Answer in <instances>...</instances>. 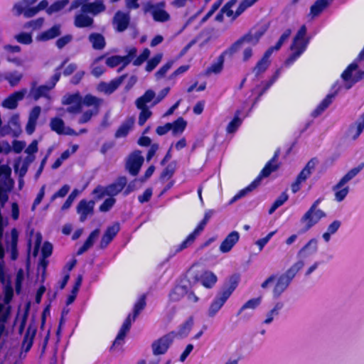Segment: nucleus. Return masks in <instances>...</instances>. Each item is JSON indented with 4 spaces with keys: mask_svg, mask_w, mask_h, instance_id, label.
I'll use <instances>...</instances> for the list:
<instances>
[{
    "mask_svg": "<svg viewBox=\"0 0 364 364\" xmlns=\"http://www.w3.org/2000/svg\"><path fill=\"white\" fill-rule=\"evenodd\" d=\"M235 289V287L232 285L228 288L223 290L217 295L208 308V315L209 317H214L217 314V313L220 310L226 301L230 296Z\"/></svg>",
    "mask_w": 364,
    "mask_h": 364,
    "instance_id": "obj_10",
    "label": "nucleus"
},
{
    "mask_svg": "<svg viewBox=\"0 0 364 364\" xmlns=\"http://www.w3.org/2000/svg\"><path fill=\"white\" fill-rule=\"evenodd\" d=\"M335 94L331 93L321 101V102L313 111L312 116L316 117L319 116L324 110L332 103Z\"/></svg>",
    "mask_w": 364,
    "mask_h": 364,
    "instance_id": "obj_39",
    "label": "nucleus"
},
{
    "mask_svg": "<svg viewBox=\"0 0 364 364\" xmlns=\"http://www.w3.org/2000/svg\"><path fill=\"white\" fill-rule=\"evenodd\" d=\"M364 130V112L350 125L349 135L353 140H356Z\"/></svg>",
    "mask_w": 364,
    "mask_h": 364,
    "instance_id": "obj_30",
    "label": "nucleus"
},
{
    "mask_svg": "<svg viewBox=\"0 0 364 364\" xmlns=\"http://www.w3.org/2000/svg\"><path fill=\"white\" fill-rule=\"evenodd\" d=\"M320 202V199H317L314 201L310 208L301 218L300 223L302 226L301 231L303 232L309 231L322 218L326 216L324 211L318 208Z\"/></svg>",
    "mask_w": 364,
    "mask_h": 364,
    "instance_id": "obj_3",
    "label": "nucleus"
},
{
    "mask_svg": "<svg viewBox=\"0 0 364 364\" xmlns=\"http://www.w3.org/2000/svg\"><path fill=\"white\" fill-rule=\"evenodd\" d=\"M258 41L259 40H256V37L253 35V32H250L235 42L226 50V53H235L244 43L256 45Z\"/></svg>",
    "mask_w": 364,
    "mask_h": 364,
    "instance_id": "obj_23",
    "label": "nucleus"
},
{
    "mask_svg": "<svg viewBox=\"0 0 364 364\" xmlns=\"http://www.w3.org/2000/svg\"><path fill=\"white\" fill-rule=\"evenodd\" d=\"M280 74L281 69H278L269 81L262 82L259 85H256V87L252 90V93L257 95V97L255 100L253 105L259 101V97L273 85V83H274L279 78Z\"/></svg>",
    "mask_w": 364,
    "mask_h": 364,
    "instance_id": "obj_21",
    "label": "nucleus"
},
{
    "mask_svg": "<svg viewBox=\"0 0 364 364\" xmlns=\"http://www.w3.org/2000/svg\"><path fill=\"white\" fill-rule=\"evenodd\" d=\"M121 82L120 79L112 80L109 83L101 82L98 85L97 90L106 94H111L119 86Z\"/></svg>",
    "mask_w": 364,
    "mask_h": 364,
    "instance_id": "obj_41",
    "label": "nucleus"
},
{
    "mask_svg": "<svg viewBox=\"0 0 364 364\" xmlns=\"http://www.w3.org/2000/svg\"><path fill=\"white\" fill-rule=\"evenodd\" d=\"M99 234H100L99 229H96L94 231H92L90 233V235L88 237V238L87 239V240L85 241V242L84 243V245L87 248L90 249L93 245L94 242L97 239V237H98Z\"/></svg>",
    "mask_w": 364,
    "mask_h": 364,
    "instance_id": "obj_62",
    "label": "nucleus"
},
{
    "mask_svg": "<svg viewBox=\"0 0 364 364\" xmlns=\"http://www.w3.org/2000/svg\"><path fill=\"white\" fill-rule=\"evenodd\" d=\"M50 127L52 131L58 134L64 135H78L75 130L66 127L64 121L60 117H54L50 119Z\"/></svg>",
    "mask_w": 364,
    "mask_h": 364,
    "instance_id": "obj_18",
    "label": "nucleus"
},
{
    "mask_svg": "<svg viewBox=\"0 0 364 364\" xmlns=\"http://www.w3.org/2000/svg\"><path fill=\"white\" fill-rule=\"evenodd\" d=\"M261 297L254 298L245 302L237 312V315H242L245 318H248L252 316V314L245 312L247 309L255 310L261 304Z\"/></svg>",
    "mask_w": 364,
    "mask_h": 364,
    "instance_id": "obj_31",
    "label": "nucleus"
},
{
    "mask_svg": "<svg viewBox=\"0 0 364 364\" xmlns=\"http://www.w3.org/2000/svg\"><path fill=\"white\" fill-rule=\"evenodd\" d=\"M173 62L169 61L167 63H166L164 65H163L156 73V77L157 79L162 78L165 76L166 73L171 69V68L173 65Z\"/></svg>",
    "mask_w": 364,
    "mask_h": 364,
    "instance_id": "obj_60",
    "label": "nucleus"
},
{
    "mask_svg": "<svg viewBox=\"0 0 364 364\" xmlns=\"http://www.w3.org/2000/svg\"><path fill=\"white\" fill-rule=\"evenodd\" d=\"M141 109V112L139 117V124L142 126L146 122V120L151 117V112L149 109L147 107H144L143 108H139Z\"/></svg>",
    "mask_w": 364,
    "mask_h": 364,
    "instance_id": "obj_58",
    "label": "nucleus"
},
{
    "mask_svg": "<svg viewBox=\"0 0 364 364\" xmlns=\"http://www.w3.org/2000/svg\"><path fill=\"white\" fill-rule=\"evenodd\" d=\"M119 229L120 228L119 223H114V225L108 227L102 237L100 242V247L105 248L117 235L119 231Z\"/></svg>",
    "mask_w": 364,
    "mask_h": 364,
    "instance_id": "obj_28",
    "label": "nucleus"
},
{
    "mask_svg": "<svg viewBox=\"0 0 364 364\" xmlns=\"http://www.w3.org/2000/svg\"><path fill=\"white\" fill-rule=\"evenodd\" d=\"M341 227V222L339 220H334L332 222L327 228L326 232L323 233L322 237L326 242H328L331 240L332 235L335 234L339 228Z\"/></svg>",
    "mask_w": 364,
    "mask_h": 364,
    "instance_id": "obj_44",
    "label": "nucleus"
},
{
    "mask_svg": "<svg viewBox=\"0 0 364 364\" xmlns=\"http://www.w3.org/2000/svg\"><path fill=\"white\" fill-rule=\"evenodd\" d=\"M144 158L141 152L139 151H134L127 159V168L132 175L136 176L139 173Z\"/></svg>",
    "mask_w": 364,
    "mask_h": 364,
    "instance_id": "obj_17",
    "label": "nucleus"
},
{
    "mask_svg": "<svg viewBox=\"0 0 364 364\" xmlns=\"http://www.w3.org/2000/svg\"><path fill=\"white\" fill-rule=\"evenodd\" d=\"M242 112L237 110L235 113L233 119L229 122L227 126L226 131L229 134L235 133L237 129L242 124L243 118L241 117Z\"/></svg>",
    "mask_w": 364,
    "mask_h": 364,
    "instance_id": "obj_38",
    "label": "nucleus"
},
{
    "mask_svg": "<svg viewBox=\"0 0 364 364\" xmlns=\"http://www.w3.org/2000/svg\"><path fill=\"white\" fill-rule=\"evenodd\" d=\"M37 0H22L21 2L16 4L14 6V10L17 15L23 14L27 9H30L29 6L36 2Z\"/></svg>",
    "mask_w": 364,
    "mask_h": 364,
    "instance_id": "obj_45",
    "label": "nucleus"
},
{
    "mask_svg": "<svg viewBox=\"0 0 364 364\" xmlns=\"http://www.w3.org/2000/svg\"><path fill=\"white\" fill-rule=\"evenodd\" d=\"M27 93L26 89H22L14 92L1 102V106L9 109H14L17 107L18 102L21 101Z\"/></svg>",
    "mask_w": 364,
    "mask_h": 364,
    "instance_id": "obj_19",
    "label": "nucleus"
},
{
    "mask_svg": "<svg viewBox=\"0 0 364 364\" xmlns=\"http://www.w3.org/2000/svg\"><path fill=\"white\" fill-rule=\"evenodd\" d=\"M103 56L96 58L92 65V74L95 77H100L105 71V68L101 65H97V63L103 59Z\"/></svg>",
    "mask_w": 364,
    "mask_h": 364,
    "instance_id": "obj_57",
    "label": "nucleus"
},
{
    "mask_svg": "<svg viewBox=\"0 0 364 364\" xmlns=\"http://www.w3.org/2000/svg\"><path fill=\"white\" fill-rule=\"evenodd\" d=\"M258 0H243L239 5L235 13L234 14L232 8L235 6L237 0H230L221 9L222 13L226 14L228 17L235 19L242 14L247 8L252 6Z\"/></svg>",
    "mask_w": 364,
    "mask_h": 364,
    "instance_id": "obj_12",
    "label": "nucleus"
},
{
    "mask_svg": "<svg viewBox=\"0 0 364 364\" xmlns=\"http://www.w3.org/2000/svg\"><path fill=\"white\" fill-rule=\"evenodd\" d=\"M304 264L305 263L302 260L296 261L284 273L282 274L278 277H276L275 275L269 277L261 284L262 288L266 289L270 284L276 280L272 290V294L274 298H278L286 291L296 274L304 267Z\"/></svg>",
    "mask_w": 364,
    "mask_h": 364,
    "instance_id": "obj_1",
    "label": "nucleus"
},
{
    "mask_svg": "<svg viewBox=\"0 0 364 364\" xmlns=\"http://www.w3.org/2000/svg\"><path fill=\"white\" fill-rule=\"evenodd\" d=\"M68 0H60L54 4H53L50 7L47 9V13L51 14L53 13L60 11L65 6L68 4Z\"/></svg>",
    "mask_w": 364,
    "mask_h": 364,
    "instance_id": "obj_53",
    "label": "nucleus"
},
{
    "mask_svg": "<svg viewBox=\"0 0 364 364\" xmlns=\"http://www.w3.org/2000/svg\"><path fill=\"white\" fill-rule=\"evenodd\" d=\"M214 214L213 210H207L205 212L204 218L200 221V223L197 225L193 232H191L185 240H183L181 244L176 245L172 247L169 252V257H173L178 252L182 251L186 249L188 245H190L196 239V237L200 234V232L204 230L205 226L210 219V218Z\"/></svg>",
    "mask_w": 364,
    "mask_h": 364,
    "instance_id": "obj_5",
    "label": "nucleus"
},
{
    "mask_svg": "<svg viewBox=\"0 0 364 364\" xmlns=\"http://www.w3.org/2000/svg\"><path fill=\"white\" fill-rule=\"evenodd\" d=\"M86 14L81 11V13L76 14L74 21V24L76 27L84 28L92 26L93 19Z\"/></svg>",
    "mask_w": 364,
    "mask_h": 364,
    "instance_id": "obj_36",
    "label": "nucleus"
},
{
    "mask_svg": "<svg viewBox=\"0 0 364 364\" xmlns=\"http://www.w3.org/2000/svg\"><path fill=\"white\" fill-rule=\"evenodd\" d=\"M99 112L98 109L97 108H92L90 109H88L82 113V114L80 117L78 119L79 124H85L88 122L91 118L97 115Z\"/></svg>",
    "mask_w": 364,
    "mask_h": 364,
    "instance_id": "obj_51",
    "label": "nucleus"
},
{
    "mask_svg": "<svg viewBox=\"0 0 364 364\" xmlns=\"http://www.w3.org/2000/svg\"><path fill=\"white\" fill-rule=\"evenodd\" d=\"M63 103L69 105L66 112L70 114H77L82 109V97L78 92L65 95Z\"/></svg>",
    "mask_w": 364,
    "mask_h": 364,
    "instance_id": "obj_16",
    "label": "nucleus"
},
{
    "mask_svg": "<svg viewBox=\"0 0 364 364\" xmlns=\"http://www.w3.org/2000/svg\"><path fill=\"white\" fill-rule=\"evenodd\" d=\"M277 156V154H275L273 159L270 161H269L266 164L264 168L262 170L259 176L251 184H250L247 188L240 191L234 197H232V199L230 200L229 203L232 204L233 203L236 202L237 200L244 197L247 193L252 191L253 189H255L259 185L262 177H267L272 171L276 170L277 168V164L276 160H275Z\"/></svg>",
    "mask_w": 364,
    "mask_h": 364,
    "instance_id": "obj_7",
    "label": "nucleus"
},
{
    "mask_svg": "<svg viewBox=\"0 0 364 364\" xmlns=\"http://www.w3.org/2000/svg\"><path fill=\"white\" fill-rule=\"evenodd\" d=\"M318 251V240L312 238L298 252L299 260H302L316 254Z\"/></svg>",
    "mask_w": 364,
    "mask_h": 364,
    "instance_id": "obj_22",
    "label": "nucleus"
},
{
    "mask_svg": "<svg viewBox=\"0 0 364 364\" xmlns=\"http://www.w3.org/2000/svg\"><path fill=\"white\" fill-rule=\"evenodd\" d=\"M291 31L290 29L286 30L281 36L277 44L274 46L270 47L269 49H272V53L274 51L279 50L283 43L289 38V37L291 35Z\"/></svg>",
    "mask_w": 364,
    "mask_h": 364,
    "instance_id": "obj_55",
    "label": "nucleus"
},
{
    "mask_svg": "<svg viewBox=\"0 0 364 364\" xmlns=\"http://www.w3.org/2000/svg\"><path fill=\"white\" fill-rule=\"evenodd\" d=\"M130 21L129 14L122 11H117L113 19V24L117 31L122 32L127 29Z\"/></svg>",
    "mask_w": 364,
    "mask_h": 364,
    "instance_id": "obj_26",
    "label": "nucleus"
},
{
    "mask_svg": "<svg viewBox=\"0 0 364 364\" xmlns=\"http://www.w3.org/2000/svg\"><path fill=\"white\" fill-rule=\"evenodd\" d=\"M234 53H226V50L216 59V60L211 64L205 70L206 75H210L212 74L220 73L223 68V63L225 57L226 55L231 56Z\"/></svg>",
    "mask_w": 364,
    "mask_h": 364,
    "instance_id": "obj_27",
    "label": "nucleus"
},
{
    "mask_svg": "<svg viewBox=\"0 0 364 364\" xmlns=\"http://www.w3.org/2000/svg\"><path fill=\"white\" fill-rule=\"evenodd\" d=\"M154 99L155 92L152 90H148L142 96H141L136 100L135 104L137 108H143L144 107H147V103L151 102H152L153 103Z\"/></svg>",
    "mask_w": 364,
    "mask_h": 364,
    "instance_id": "obj_37",
    "label": "nucleus"
},
{
    "mask_svg": "<svg viewBox=\"0 0 364 364\" xmlns=\"http://www.w3.org/2000/svg\"><path fill=\"white\" fill-rule=\"evenodd\" d=\"M240 239V234L237 231H232L227 235L220 245L219 250L223 253L229 252Z\"/></svg>",
    "mask_w": 364,
    "mask_h": 364,
    "instance_id": "obj_25",
    "label": "nucleus"
},
{
    "mask_svg": "<svg viewBox=\"0 0 364 364\" xmlns=\"http://www.w3.org/2000/svg\"><path fill=\"white\" fill-rule=\"evenodd\" d=\"M60 68H59L55 73L53 75L50 79V81L48 82L47 85H41L38 87H36L33 84L29 92V96L33 98L35 100H38L41 97H46L50 99L49 92L50 90L54 87L56 82L59 80L60 77Z\"/></svg>",
    "mask_w": 364,
    "mask_h": 364,
    "instance_id": "obj_8",
    "label": "nucleus"
},
{
    "mask_svg": "<svg viewBox=\"0 0 364 364\" xmlns=\"http://www.w3.org/2000/svg\"><path fill=\"white\" fill-rule=\"evenodd\" d=\"M165 2L153 4L148 2L144 4L145 13H151L155 21L166 22L170 19V15L164 10Z\"/></svg>",
    "mask_w": 364,
    "mask_h": 364,
    "instance_id": "obj_13",
    "label": "nucleus"
},
{
    "mask_svg": "<svg viewBox=\"0 0 364 364\" xmlns=\"http://www.w3.org/2000/svg\"><path fill=\"white\" fill-rule=\"evenodd\" d=\"M332 0H317L314 2V4L310 8V12L309 16L314 18L318 16H319L322 11L327 8V6L331 4Z\"/></svg>",
    "mask_w": 364,
    "mask_h": 364,
    "instance_id": "obj_32",
    "label": "nucleus"
},
{
    "mask_svg": "<svg viewBox=\"0 0 364 364\" xmlns=\"http://www.w3.org/2000/svg\"><path fill=\"white\" fill-rule=\"evenodd\" d=\"M194 324L193 317H189L185 322L179 326L176 331H171V333H174L175 338H184L187 337L191 332Z\"/></svg>",
    "mask_w": 364,
    "mask_h": 364,
    "instance_id": "obj_29",
    "label": "nucleus"
},
{
    "mask_svg": "<svg viewBox=\"0 0 364 364\" xmlns=\"http://www.w3.org/2000/svg\"><path fill=\"white\" fill-rule=\"evenodd\" d=\"M16 41L23 44H29L32 41V37L31 34L27 33H21L15 36Z\"/></svg>",
    "mask_w": 364,
    "mask_h": 364,
    "instance_id": "obj_64",
    "label": "nucleus"
},
{
    "mask_svg": "<svg viewBox=\"0 0 364 364\" xmlns=\"http://www.w3.org/2000/svg\"><path fill=\"white\" fill-rule=\"evenodd\" d=\"M150 55V50L148 48H145L142 53L140 54L134 61L133 64L136 66L141 65L145 60H147Z\"/></svg>",
    "mask_w": 364,
    "mask_h": 364,
    "instance_id": "obj_59",
    "label": "nucleus"
},
{
    "mask_svg": "<svg viewBox=\"0 0 364 364\" xmlns=\"http://www.w3.org/2000/svg\"><path fill=\"white\" fill-rule=\"evenodd\" d=\"M188 294L187 289L183 286H176L170 293V299L173 301H179L182 297Z\"/></svg>",
    "mask_w": 364,
    "mask_h": 364,
    "instance_id": "obj_48",
    "label": "nucleus"
},
{
    "mask_svg": "<svg viewBox=\"0 0 364 364\" xmlns=\"http://www.w3.org/2000/svg\"><path fill=\"white\" fill-rule=\"evenodd\" d=\"M174 336L173 333H168L154 341L151 344L153 354L154 355L165 354L173 343Z\"/></svg>",
    "mask_w": 364,
    "mask_h": 364,
    "instance_id": "obj_14",
    "label": "nucleus"
},
{
    "mask_svg": "<svg viewBox=\"0 0 364 364\" xmlns=\"http://www.w3.org/2000/svg\"><path fill=\"white\" fill-rule=\"evenodd\" d=\"M48 5V2L46 0L41 1L38 5L36 7H32L30 9H27L25 11V17L30 18L36 15L39 11L43 10Z\"/></svg>",
    "mask_w": 364,
    "mask_h": 364,
    "instance_id": "obj_50",
    "label": "nucleus"
},
{
    "mask_svg": "<svg viewBox=\"0 0 364 364\" xmlns=\"http://www.w3.org/2000/svg\"><path fill=\"white\" fill-rule=\"evenodd\" d=\"M127 55L122 56L124 59V65H127L135 57L136 53V48L134 47H129L127 49Z\"/></svg>",
    "mask_w": 364,
    "mask_h": 364,
    "instance_id": "obj_63",
    "label": "nucleus"
},
{
    "mask_svg": "<svg viewBox=\"0 0 364 364\" xmlns=\"http://www.w3.org/2000/svg\"><path fill=\"white\" fill-rule=\"evenodd\" d=\"M146 305L145 299L141 297L135 304L133 314H129L124 321L118 334L113 343V347L122 346L124 343V338L129 331L132 323L134 322L141 311Z\"/></svg>",
    "mask_w": 364,
    "mask_h": 364,
    "instance_id": "obj_4",
    "label": "nucleus"
},
{
    "mask_svg": "<svg viewBox=\"0 0 364 364\" xmlns=\"http://www.w3.org/2000/svg\"><path fill=\"white\" fill-rule=\"evenodd\" d=\"M60 34V26L55 25L47 31L39 33L36 39L38 41H46L53 39Z\"/></svg>",
    "mask_w": 364,
    "mask_h": 364,
    "instance_id": "obj_33",
    "label": "nucleus"
},
{
    "mask_svg": "<svg viewBox=\"0 0 364 364\" xmlns=\"http://www.w3.org/2000/svg\"><path fill=\"white\" fill-rule=\"evenodd\" d=\"M272 54V49H268L264 54L263 57L260 60L257 62L255 67L254 68L252 72L255 74L254 80L258 81L260 75L264 73L266 70L268 68L270 60L269 58Z\"/></svg>",
    "mask_w": 364,
    "mask_h": 364,
    "instance_id": "obj_20",
    "label": "nucleus"
},
{
    "mask_svg": "<svg viewBox=\"0 0 364 364\" xmlns=\"http://www.w3.org/2000/svg\"><path fill=\"white\" fill-rule=\"evenodd\" d=\"M283 304L280 302L277 303L273 309L270 310L266 315V318L264 323L269 324L273 321L274 318L279 314V311L282 309Z\"/></svg>",
    "mask_w": 364,
    "mask_h": 364,
    "instance_id": "obj_49",
    "label": "nucleus"
},
{
    "mask_svg": "<svg viewBox=\"0 0 364 364\" xmlns=\"http://www.w3.org/2000/svg\"><path fill=\"white\" fill-rule=\"evenodd\" d=\"M106 64L111 68L116 67L120 64H122V68L126 66V65H124V59H123L122 56L119 55H113L107 58Z\"/></svg>",
    "mask_w": 364,
    "mask_h": 364,
    "instance_id": "obj_52",
    "label": "nucleus"
},
{
    "mask_svg": "<svg viewBox=\"0 0 364 364\" xmlns=\"http://www.w3.org/2000/svg\"><path fill=\"white\" fill-rule=\"evenodd\" d=\"M21 48L18 46L6 45L3 48L2 56L16 66H22L23 60L20 58Z\"/></svg>",
    "mask_w": 364,
    "mask_h": 364,
    "instance_id": "obj_15",
    "label": "nucleus"
},
{
    "mask_svg": "<svg viewBox=\"0 0 364 364\" xmlns=\"http://www.w3.org/2000/svg\"><path fill=\"white\" fill-rule=\"evenodd\" d=\"M202 285L206 288H212L217 282V276L210 271H205L199 278Z\"/></svg>",
    "mask_w": 364,
    "mask_h": 364,
    "instance_id": "obj_34",
    "label": "nucleus"
},
{
    "mask_svg": "<svg viewBox=\"0 0 364 364\" xmlns=\"http://www.w3.org/2000/svg\"><path fill=\"white\" fill-rule=\"evenodd\" d=\"M102 102V100L91 95H87L83 99L82 98V105H84L87 107H92V108H97L98 109Z\"/></svg>",
    "mask_w": 364,
    "mask_h": 364,
    "instance_id": "obj_47",
    "label": "nucleus"
},
{
    "mask_svg": "<svg viewBox=\"0 0 364 364\" xmlns=\"http://www.w3.org/2000/svg\"><path fill=\"white\" fill-rule=\"evenodd\" d=\"M95 202L82 200L77 205V212L80 215V220L84 222L89 215L93 213Z\"/></svg>",
    "mask_w": 364,
    "mask_h": 364,
    "instance_id": "obj_24",
    "label": "nucleus"
},
{
    "mask_svg": "<svg viewBox=\"0 0 364 364\" xmlns=\"http://www.w3.org/2000/svg\"><path fill=\"white\" fill-rule=\"evenodd\" d=\"M364 165L360 164L349 170L332 188L334 199L337 202L343 201L350 192L348 183L353 180L363 168Z\"/></svg>",
    "mask_w": 364,
    "mask_h": 364,
    "instance_id": "obj_2",
    "label": "nucleus"
},
{
    "mask_svg": "<svg viewBox=\"0 0 364 364\" xmlns=\"http://www.w3.org/2000/svg\"><path fill=\"white\" fill-rule=\"evenodd\" d=\"M315 166L316 161L314 159L310 160L296 177L298 181L304 183L311 176Z\"/></svg>",
    "mask_w": 364,
    "mask_h": 364,
    "instance_id": "obj_40",
    "label": "nucleus"
},
{
    "mask_svg": "<svg viewBox=\"0 0 364 364\" xmlns=\"http://www.w3.org/2000/svg\"><path fill=\"white\" fill-rule=\"evenodd\" d=\"M88 0H75L72 2L70 11L75 9L81 6V11L97 15L105 10V6L102 0H95L92 3H86Z\"/></svg>",
    "mask_w": 364,
    "mask_h": 364,
    "instance_id": "obj_9",
    "label": "nucleus"
},
{
    "mask_svg": "<svg viewBox=\"0 0 364 364\" xmlns=\"http://www.w3.org/2000/svg\"><path fill=\"white\" fill-rule=\"evenodd\" d=\"M4 77L11 86L14 87L16 86L21 80L23 74L17 70H14L6 73Z\"/></svg>",
    "mask_w": 364,
    "mask_h": 364,
    "instance_id": "obj_46",
    "label": "nucleus"
},
{
    "mask_svg": "<svg viewBox=\"0 0 364 364\" xmlns=\"http://www.w3.org/2000/svg\"><path fill=\"white\" fill-rule=\"evenodd\" d=\"M306 33V27L303 25L296 36L294 38L293 43L291 46L292 54L286 60L285 65L289 66L294 63V62L301 55V53L306 50L308 41L306 40L305 36Z\"/></svg>",
    "mask_w": 364,
    "mask_h": 364,
    "instance_id": "obj_6",
    "label": "nucleus"
},
{
    "mask_svg": "<svg viewBox=\"0 0 364 364\" xmlns=\"http://www.w3.org/2000/svg\"><path fill=\"white\" fill-rule=\"evenodd\" d=\"M170 124L173 134L177 136L183 133L186 129L187 123L182 117H179L173 123H170Z\"/></svg>",
    "mask_w": 364,
    "mask_h": 364,
    "instance_id": "obj_43",
    "label": "nucleus"
},
{
    "mask_svg": "<svg viewBox=\"0 0 364 364\" xmlns=\"http://www.w3.org/2000/svg\"><path fill=\"white\" fill-rule=\"evenodd\" d=\"M134 124V119L132 117L126 119L119 127L115 133L116 138L125 137L130 130L132 129Z\"/></svg>",
    "mask_w": 364,
    "mask_h": 364,
    "instance_id": "obj_35",
    "label": "nucleus"
},
{
    "mask_svg": "<svg viewBox=\"0 0 364 364\" xmlns=\"http://www.w3.org/2000/svg\"><path fill=\"white\" fill-rule=\"evenodd\" d=\"M275 233L276 231L270 232L266 237L257 240L255 244L259 247V250L264 248Z\"/></svg>",
    "mask_w": 364,
    "mask_h": 364,
    "instance_id": "obj_61",
    "label": "nucleus"
},
{
    "mask_svg": "<svg viewBox=\"0 0 364 364\" xmlns=\"http://www.w3.org/2000/svg\"><path fill=\"white\" fill-rule=\"evenodd\" d=\"M291 31L290 29L286 30L281 36L277 44L274 46L270 47L269 49H272V53L274 51L279 50L283 43L289 38V37L291 35Z\"/></svg>",
    "mask_w": 364,
    "mask_h": 364,
    "instance_id": "obj_56",
    "label": "nucleus"
},
{
    "mask_svg": "<svg viewBox=\"0 0 364 364\" xmlns=\"http://www.w3.org/2000/svg\"><path fill=\"white\" fill-rule=\"evenodd\" d=\"M163 55L161 53H158L152 58H151L146 64V70L150 72L153 70L161 62L162 59Z\"/></svg>",
    "mask_w": 364,
    "mask_h": 364,
    "instance_id": "obj_54",
    "label": "nucleus"
},
{
    "mask_svg": "<svg viewBox=\"0 0 364 364\" xmlns=\"http://www.w3.org/2000/svg\"><path fill=\"white\" fill-rule=\"evenodd\" d=\"M90 42L94 49L101 50L104 48L105 46V41L103 36L100 33H92L89 36Z\"/></svg>",
    "mask_w": 364,
    "mask_h": 364,
    "instance_id": "obj_42",
    "label": "nucleus"
},
{
    "mask_svg": "<svg viewBox=\"0 0 364 364\" xmlns=\"http://www.w3.org/2000/svg\"><path fill=\"white\" fill-rule=\"evenodd\" d=\"M127 184V179L125 177H121L112 184L104 188L99 186L96 188L93 193L96 195L98 198H100L105 196H114L117 195Z\"/></svg>",
    "mask_w": 364,
    "mask_h": 364,
    "instance_id": "obj_11",
    "label": "nucleus"
}]
</instances>
